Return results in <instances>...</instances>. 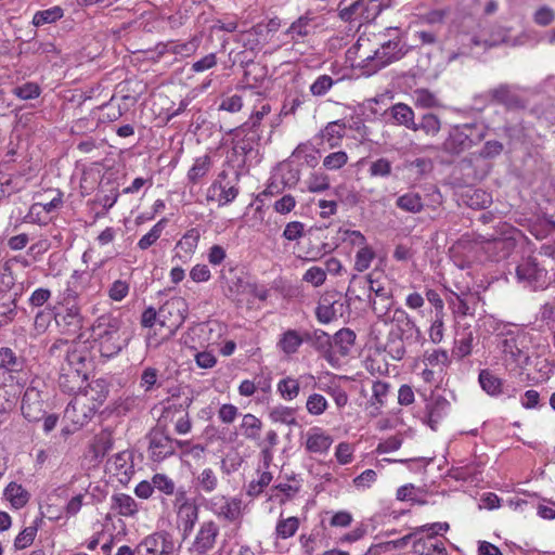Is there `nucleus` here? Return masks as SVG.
Masks as SVG:
<instances>
[{
    "label": "nucleus",
    "instance_id": "1",
    "mask_svg": "<svg viewBox=\"0 0 555 555\" xmlns=\"http://www.w3.org/2000/svg\"><path fill=\"white\" fill-rule=\"evenodd\" d=\"M189 312L188 302L182 297H172L156 310L147 307L141 314V325L154 330L146 339L149 347L157 348L173 337L183 325Z\"/></svg>",
    "mask_w": 555,
    "mask_h": 555
},
{
    "label": "nucleus",
    "instance_id": "2",
    "mask_svg": "<svg viewBox=\"0 0 555 555\" xmlns=\"http://www.w3.org/2000/svg\"><path fill=\"white\" fill-rule=\"evenodd\" d=\"M375 44L372 46L371 38L363 34L349 52L354 50L359 61V66L364 69L366 75H372L389 64L401 60L408 52L409 47L399 37L385 39L382 36H375Z\"/></svg>",
    "mask_w": 555,
    "mask_h": 555
},
{
    "label": "nucleus",
    "instance_id": "3",
    "mask_svg": "<svg viewBox=\"0 0 555 555\" xmlns=\"http://www.w3.org/2000/svg\"><path fill=\"white\" fill-rule=\"evenodd\" d=\"M91 337L104 358H113L125 349L132 334L122 331V320L112 313L98 317L91 325Z\"/></svg>",
    "mask_w": 555,
    "mask_h": 555
},
{
    "label": "nucleus",
    "instance_id": "4",
    "mask_svg": "<svg viewBox=\"0 0 555 555\" xmlns=\"http://www.w3.org/2000/svg\"><path fill=\"white\" fill-rule=\"evenodd\" d=\"M108 384L103 378L91 380L82 387L65 409V417L73 424L83 426L107 399Z\"/></svg>",
    "mask_w": 555,
    "mask_h": 555
},
{
    "label": "nucleus",
    "instance_id": "5",
    "mask_svg": "<svg viewBox=\"0 0 555 555\" xmlns=\"http://www.w3.org/2000/svg\"><path fill=\"white\" fill-rule=\"evenodd\" d=\"M65 352V360L62 364L63 367H70L72 370H81L88 373L92 366V356L90 347L87 341L81 340H67L56 339L49 348V353L52 357H60Z\"/></svg>",
    "mask_w": 555,
    "mask_h": 555
},
{
    "label": "nucleus",
    "instance_id": "6",
    "mask_svg": "<svg viewBox=\"0 0 555 555\" xmlns=\"http://www.w3.org/2000/svg\"><path fill=\"white\" fill-rule=\"evenodd\" d=\"M519 234L515 228L504 223L494 233L477 234L475 242L480 244L489 258L499 261L507 258L516 247V235Z\"/></svg>",
    "mask_w": 555,
    "mask_h": 555
},
{
    "label": "nucleus",
    "instance_id": "7",
    "mask_svg": "<svg viewBox=\"0 0 555 555\" xmlns=\"http://www.w3.org/2000/svg\"><path fill=\"white\" fill-rule=\"evenodd\" d=\"M486 137V128L476 124H463L449 131L442 147L444 152L459 155L481 142Z\"/></svg>",
    "mask_w": 555,
    "mask_h": 555
},
{
    "label": "nucleus",
    "instance_id": "8",
    "mask_svg": "<svg viewBox=\"0 0 555 555\" xmlns=\"http://www.w3.org/2000/svg\"><path fill=\"white\" fill-rule=\"evenodd\" d=\"M518 282L532 289L544 288L550 283L548 272L535 257L524 258L516 267Z\"/></svg>",
    "mask_w": 555,
    "mask_h": 555
},
{
    "label": "nucleus",
    "instance_id": "9",
    "mask_svg": "<svg viewBox=\"0 0 555 555\" xmlns=\"http://www.w3.org/2000/svg\"><path fill=\"white\" fill-rule=\"evenodd\" d=\"M149 442L147 456L152 462L160 463L173 456V438L160 424L153 427L146 435Z\"/></svg>",
    "mask_w": 555,
    "mask_h": 555
},
{
    "label": "nucleus",
    "instance_id": "10",
    "mask_svg": "<svg viewBox=\"0 0 555 555\" xmlns=\"http://www.w3.org/2000/svg\"><path fill=\"white\" fill-rule=\"evenodd\" d=\"M176 545L173 538L166 531L154 532L137 545V555H171Z\"/></svg>",
    "mask_w": 555,
    "mask_h": 555
},
{
    "label": "nucleus",
    "instance_id": "11",
    "mask_svg": "<svg viewBox=\"0 0 555 555\" xmlns=\"http://www.w3.org/2000/svg\"><path fill=\"white\" fill-rule=\"evenodd\" d=\"M517 90L516 86L502 83L480 96L489 103L501 104L507 109H520L525 107V101Z\"/></svg>",
    "mask_w": 555,
    "mask_h": 555
},
{
    "label": "nucleus",
    "instance_id": "12",
    "mask_svg": "<svg viewBox=\"0 0 555 555\" xmlns=\"http://www.w3.org/2000/svg\"><path fill=\"white\" fill-rule=\"evenodd\" d=\"M242 500L237 496L217 495L209 501L211 512L230 522L238 521L243 516Z\"/></svg>",
    "mask_w": 555,
    "mask_h": 555
},
{
    "label": "nucleus",
    "instance_id": "13",
    "mask_svg": "<svg viewBox=\"0 0 555 555\" xmlns=\"http://www.w3.org/2000/svg\"><path fill=\"white\" fill-rule=\"evenodd\" d=\"M527 336L525 334L506 337L501 343V350L506 360H511L517 366H526L530 354L525 347Z\"/></svg>",
    "mask_w": 555,
    "mask_h": 555
},
{
    "label": "nucleus",
    "instance_id": "14",
    "mask_svg": "<svg viewBox=\"0 0 555 555\" xmlns=\"http://www.w3.org/2000/svg\"><path fill=\"white\" fill-rule=\"evenodd\" d=\"M218 535L219 526L214 520L202 522L189 551L196 555L207 554L215 547Z\"/></svg>",
    "mask_w": 555,
    "mask_h": 555
},
{
    "label": "nucleus",
    "instance_id": "15",
    "mask_svg": "<svg viewBox=\"0 0 555 555\" xmlns=\"http://www.w3.org/2000/svg\"><path fill=\"white\" fill-rule=\"evenodd\" d=\"M440 531L446 532L444 529L435 528L420 534L413 541V552L418 555H449L443 542L437 538Z\"/></svg>",
    "mask_w": 555,
    "mask_h": 555
},
{
    "label": "nucleus",
    "instance_id": "16",
    "mask_svg": "<svg viewBox=\"0 0 555 555\" xmlns=\"http://www.w3.org/2000/svg\"><path fill=\"white\" fill-rule=\"evenodd\" d=\"M23 416L29 422H38L44 414V403L41 392L34 382L24 392L21 405Z\"/></svg>",
    "mask_w": 555,
    "mask_h": 555
},
{
    "label": "nucleus",
    "instance_id": "17",
    "mask_svg": "<svg viewBox=\"0 0 555 555\" xmlns=\"http://www.w3.org/2000/svg\"><path fill=\"white\" fill-rule=\"evenodd\" d=\"M391 322L401 339L418 341L422 338L421 328L404 309L397 308L393 311Z\"/></svg>",
    "mask_w": 555,
    "mask_h": 555
},
{
    "label": "nucleus",
    "instance_id": "18",
    "mask_svg": "<svg viewBox=\"0 0 555 555\" xmlns=\"http://www.w3.org/2000/svg\"><path fill=\"white\" fill-rule=\"evenodd\" d=\"M88 378V373L81 370H72L70 367L61 366L59 376V387L63 392L74 395V397L81 391L85 382Z\"/></svg>",
    "mask_w": 555,
    "mask_h": 555
},
{
    "label": "nucleus",
    "instance_id": "19",
    "mask_svg": "<svg viewBox=\"0 0 555 555\" xmlns=\"http://www.w3.org/2000/svg\"><path fill=\"white\" fill-rule=\"evenodd\" d=\"M306 341L330 363L336 362V351L333 350V337L322 330L306 332Z\"/></svg>",
    "mask_w": 555,
    "mask_h": 555
},
{
    "label": "nucleus",
    "instance_id": "20",
    "mask_svg": "<svg viewBox=\"0 0 555 555\" xmlns=\"http://www.w3.org/2000/svg\"><path fill=\"white\" fill-rule=\"evenodd\" d=\"M26 366V360L23 357H18L11 348H0V376L9 374L10 378H15V375H20L24 372Z\"/></svg>",
    "mask_w": 555,
    "mask_h": 555
},
{
    "label": "nucleus",
    "instance_id": "21",
    "mask_svg": "<svg viewBox=\"0 0 555 555\" xmlns=\"http://www.w3.org/2000/svg\"><path fill=\"white\" fill-rule=\"evenodd\" d=\"M62 312L54 313V319L65 333H76L82 327L83 318L78 305L63 306Z\"/></svg>",
    "mask_w": 555,
    "mask_h": 555
},
{
    "label": "nucleus",
    "instance_id": "22",
    "mask_svg": "<svg viewBox=\"0 0 555 555\" xmlns=\"http://www.w3.org/2000/svg\"><path fill=\"white\" fill-rule=\"evenodd\" d=\"M319 26L315 15L311 11H307L304 15L299 16L286 30L293 40H299L312 34Z\"/></svg>",
    "mask_w": 555,
    "mask_h": 555
},
{
    "label": "nucleus",
    "instance_id": "23",
    "mask_svg": "<svg viewBox=\"0 0 555 555\" xmlns=\"http://www.w3.org/2000/svg\"><path fill=\"white\" fill-rule=\"evenodd\" d=\"M305 437V448L310 453H325L333 443L332 437L320 427L310 428Z\"/></svg>",
    "mask_w": 555,
    "mask_h": 555
},
{
    "label": "nucleus",
    "instance_id": "24",
    "mask_svg": "<svg viewBox=\"0 0 555 555\" xmlns=\"http://www.w3.org/2000/svg\"><path fill=\"white\" fill-rule=\"evenodd\" d=\"M450 409L449 401L441 397H434L426 405V424L433 429L437 430L441 420L448 414Z\"/></svg>",
    "mask_w": 555,
    "mask_h": 555
},
{
    "label": "nucleus",
    "instance_id": "25",
    "mask_svg": "<svg viewBox=\"0 0 555 555\" xmlns=\"http://www.w3.org/2000/svg\"><path fill=\"white\" fill-rule=\"evenodd\" d=\"M87 276L88 274L86 272H80L77 270L73 272L67 282L66 288L61 294L60 304L62 306L77 305L76 300L78 299L82 292V283L85 282Z\"/></svg>",
    "mask_w": 555,
    "mask_h": 555
},
{
    "label": "nucleus",
    "instance_id": "26",
    "mask_svg": "<svg viewBox=\"0 0 555 555\" xmlns=\"http://www.w3.org/2000/svg\"><path fill=\"white\" fill-rule=\"evenodd\" d=\"M477 296L473 293H451L448 302L455 315L466 317L474 313Z\"/></svg>",
    "mask_w": 555,
    "mask_h": 555
},
{
    "label": "nucleus",
    "instance_id": "27",
    "mask_svg": "<svg viewBox=\"0 0 555 555\" xmlns=\"http://www.w3.org/2000/svg\"><path fill=\"white\" fill-rule=\"evenodd\" d=\"M198 512L199 509L196 503H184V505L177 511L178 524L182 530L183 539H186L193 531L198 520Z\"/></svg>",
    "mask_w": 555,
    "mask_h": 555
},
{
    "label": "nucleus",
    "instance_id": "28",
    "mask_svg": "<svg viewBox=\"0 0 555 555\" xmlns=\"http://www.w3.org/2000/svg\"><path fill=\"white\" fill-rule=\"evenodd\" d=\"M356 337V333L348 327L336 332L333 336V350L336 351V361H338L339 357H346L349 353L354 345Z\"/></svg>",
    "mask_w": 555,
    "mask_h": 555
},
{
    "label": "nucleus",
    "instance_id": "29",
    "mask_svg": "<svg viewBox=\"0 0 555 555\" xmlns=\"http://www.w3.org/2000/svg\"><path fill=\"white\" fill-rule=\"evenodd\" d=\"M232 132L235 135L233 150L235 153L244 156L248 155L255 150V146L260 139L259 131L246 130L238 137L234 130H232Z\"/></svg>",
    "mask_w": 555,
    "mask_h": 555
},
{
    "label": "nucleus",
    "instance_id": "30",
    "mask_svg": "<svg viewBox=\"0 0 555 555\" xmlns=\"http://www.w3.org/2000/svg\"><path fill=\"white\" fill-rule=\"evenodd\" d=\"M479 384L489 396L498 397L504 391V382L489 370H481L478 376Z\"/></svg>",
    "mask_w": 555,
    "mask_h": 555
},
{
    "label": "nucleus",
    "instance_id": "31",
    "mask_svg": "<svg viewBox=\"0 0 555 555\" xmlns=\"http://www.w3.org/2000/svg\"><path fill=\"white\" fill-rule=\"evenodd\" d=\"M4 496L15 509L23 508L29 501V492L16 482H10L4 489Z\"/></svg>",
    "mask_w": 555,
    "mask_h": 555
},
{
    "label": "nucleus",
    "instance_id": "32",
    "mask_svg": "<svg viewBox=\"0 0 555 555\" xmlns=\"http://www.w3.org/2000/svg\"><path fill=\"white\" fill-rule=\"evenodd\" d=\"M261 430L262 422L260 418L250 413L243 415L240 424V431L243 437L251 441H258Z\"/></svg>",
    "mask_w": 555,
    "mask_h": 555
},
{
    "label": "nucleus",
    "instance_id": "33",
    "mask_svg": "<svg viewBox=\"0 0 555 555\" xmlns=\"http://www.w3.org/2000/svg\"><path fill=\"white\" fill-rule=\"evenodd\" d=\"M304 341H306V332L300 335L295 330H287L282 334L278 346L285 354L289 356L296 353Z\"/></svg>",
    "mask_w": 555,
    "mask_h": 555
},
{
    "label": "nucleus",
    "instance_id": "34",
    "mask_svg": "<svg viewBox=\"0 0 555 555\" xmlns=\"http://www.w3.org/2000/svg\"><path fill=\"white\" fill-rule=\"evenodd\" d=\"M292 157L300 164L314 168L320 158L319 151L309 142L299 144L293 152Z\"/></svg>",
    "mask_w": 555,
    "mask_h": 555
},
{
    "label": "nucleus",
    "instance_id": "35",
    "mask_svg": "<svg viewBox=\"0 0 555 555\" xmlns=\"http://www.w3.org/2000/svg\"><path fill=\"white\" fill-rule=\"evenodd\" d=\"M363 284L367 285L370 292L374 293L376 297L382 300L389 301L391 299V292L387 287H385L378 280L373 278V274H369L365 278H359L358 275H352L350 280V284Z\"/></svg>",
    "mask_w": 555,
    "mask_h": 555
},
{
    "label": "nucleus",
    "instance_id": "36",
    "mask_svg": "<svg viewBox=\"0 0 555 555\" xmlns=\"http://www.w3.org/2000/svg\"><path fill=\"white\" fill-rule=\"evenodd\" d=\"M112 506L119 515L125 517L134 516L139 511L135 500L125 493H117L113 495Z\"/></svg>",
    "mask_w": 555,
    "mask_h": 555
},
{
    "label": "nucleus",
    "instance_id": "37",
    "mask_svg": "<svg viewBox=\"0 0 555 555\" xmlns=\"http://www.w3.org/2000/svg\"><path fill=\"white\" fill-rule=\"evenodd\" d=\"M389 114L398 125L410 130L415 128L414 112L409 105L397 103L389 108Z\"/></svg>",
    "mask_w": 555,
    "mask_h": 555
},
{
    "label": "nucleus",
    "instance_id": "38",
    "mask_svg": "<svg viewBox=\"0 0 555 555\" xmlns=\"http://www.w3.org/2000/svg\"><path fill=\"white\" fill-rule=\"evenodd\" d=\"M270 113H271L270 104L262 103L259 108H255L251 112L247 121H245L238 128L234 129V131L236 132V135L238 137L241 133L245 132L246 130L258 131L261 120L263 119V117H266Z\"/></svg>",
    "mask_w": 555,
    "mask_h": 555
},
{
    "label": "nucleus",
    "instance_id": "39",
    "mask_svg": "<svg viewBox=\"0 0 555 555\" xmlns=\"http://www.w3.org/2000/svg\"><path fill=\"white\" fill-rule=\"evenodd\" d=\"M269 418L273 423H280L287 426H297L296 411L293 408L275 405L269 410Z\"/></svg>",
    "mask_w": 555,
    "mask_h": 555
},
{
    "label": "nucleus",
    "instance_id": "40",
    "mask_svg": "<svg viewBox=\"0 0 555 555\" xmlns=\"http://www.w3.org/2000/svg\"><path fill=\"white\" fill-rule=\"evenodd\" d=\"M426 366L438 367L442 372L451 363L449 353L444 349L426 350L423 356Z\"/></svg>",
    "mask_w": 555,
    "mask_h": 555
},
{
    "label": "nucleus",
    "instance_id": "41",
    "mask_svg": "<svg viewBox=\"0 0 555 555\" xmlns=\"http://www.w3.org/2000/svg\"><path fill=\"white\" fill-rule=\"evenodd\" d=\"M346 125L341 120L331 121L321 131V137L328 143L331 147L338 144L339 140L345 135Z\"/></svg>",
    "mask_w": 555,
    "mask_h": 555
},
{
    "label": "nucleus",
    "instance_id": "42",
    "mask_svg": "<svg viewBox=\"0 0 555 555\" xmlns=\"http://www.w3.org/2000/svg\"><path fill=\"white\" fill-rule=\"evenodd\" d=\"M263 35V26L256 25L246 31H242L237 35L236 41L241 42L244 48L248 50H256L260 47V36Z\"/></svg>",
    "mask_w": 555,
    "mask_h": 555
},
{
    "label": "nucleus",
    "instance_id": "43",
    "mask_svg": "<svg viewBox=\"0 0 555 555\" xmlns=\"http://www.w3.org/2000/svg\"><path fill=\"white\" fill-rule=\"evenodd\" d=\"M441 129V121L437 115L427 113L422 116L418 122H415V128L412 131H423L428 137H435Z\"/></svg>",
    "mask_w": 555,
    "mask_h": 555
},
{
    "label": "nucleus",
    "instance_id": "44",
    "mask_svg": "<svg viewBox=\"0 0 555 555\" xmlns=\"http://www.w3.org/2000/svg\"><path fill=\"white\" fill-rule=\"evenodd\" d=\"M199 38L193 37L186 42H169L165 46V51L180 56H190L194 54L199 47Z\"/></svg>",
    "mask_w": 555,
    "mask_h": 555
},
{
    "label": "nucleus",
    "instance_id": "45",
    "mask_svg": "<svg viewBox=\"0 0 555 555\" xmlns=\"http://www.w3.org/2000/svg\"><path fill=\"white\" fill-rule=\"evenodd\" d=\"M211 167V159L208 155L197 157L188 172V179L196 184L204 178Z\"/></svg>",
    "mask_w": 555,
    "mask_h": 555
},
{
    "label": "nucleus",
    "instance_id": "46",
    "mask_svg": "<svg viewBox=\"0 0 555 555\" xmlns=\"http://www.w3.org/2000/svg\"><path fill=\"white\" fill-rule=\"evenodd\" d=\"M299 529V519L295 516L280 518L275 526V535L278 539L286 540L296 534Z\"/></svg>",
    "mask_w": 555,
    "mask_h": 555
},
{
    "label": "nucleus",
    "instance_id": "47",
    "mask_svg": "<svg viewBox=\"0 0 555 555\" xmlns=\"http://www.w3.org/2000/svg\"><path fill=\"white\" fill-rule=\"evenodd\" d=\"M435 528H440V529H444V531H448L450 526L448 522H433V524L420 526V527L414 528L413 531L410 532L409 534H406L398 540L391 541L390 543L395 547H403L404 545L408 544V542L411 539L415 540L418 538L420 534H423V533H425V531H429V529H435Z\"/></svg>",
    "mask_w": 555,
    "mask_h": 555
},
{
    "label": "nucleus",
    "instance_id": "48",
    "mask_svg": "<svg viewBox=\"0 0 555 555\" xmlns=\"http://www.w3.org/2000/svg\"><path fill=\"white\" fill-rule=\"evenodd\" d=\"M196 487L205 493H211L217 490L219 480L217 474L211 468H204L195 479Z\"/></svg>",
    "mask_w": 555,
    "mask_h": 555
},
{
    "label": "nucleus",
    "instance_id": "49",
    "mask_svg": "<svg viewBox=\"0 0 555 555\" xmlns=\"http://www.w3.org/2000/svg\"><path fill=\"white\" fill-rule=\"evenodd\" d=\"M396 205L408 212L417 214L423 209V201L417 193H405L397 198Z\"/></svg>",
    "mask_w": 555,
    "mask_h": 555
},
{
    "label": "nucleus",
    "instance_id": "50",
    "mask_svg": "<svg viewBox=\"0 0 555 555\" xmlns=\"http://www.w3.org/2000/svg\"><path fill=\"white\" fill-rule=\"evenodd\" d=\"M307 190L311 193H322L330 189V177L320 171L312 172L306 180Z\"/></svg>",
    "mask_w": 555,
    "mask_h": 555
},
{
    "label": "nucleus",
    "instance_id": "51",
    "mask_svg": "<svg viewBox=\"0 0 555 555\" xmlns=\"http://www.w3.org/2000/svg\"><path fill=\"white\" fill-rule=\"evenodd\" d=\"M63 17V10L60 7H52L47 10L38 11L34 14L33 24L37 27L44 24H51Z\"/></svg>",
    "mask_w": 555,
    "mask_h": 555
},
{
    "label": "nucleus",
    "instance_id": "52",
    "mask_svg": "<svg viewBox=\"0 0 555 555\" xmlns=\"http://www.w3.org/2000/svg\"><path fill=\"white\" fill-rule=\"evenodd\" d=\"M166 223L167 220L165 218L155 223L152 229L139 240L138 247L142 250L151 247L160 237Z\"/></svg>",
    "mask_w": 555,
    "mask_h": 555
},
{
    "label": "nucleus",
    "instance_id": "53",
    "mask_svg": "<svg viewBox=\"0 0 555 555\" xmlns=\"http://www.w3.org/2000/svg\"><path fill=\"white\" fill-rule=\"evenodd\" d=\"M273 479V476L270 472L263 470L260 473L257 480H251L247 488H246V494L250 498H256L260 495L264 488H267Z\"/></svg>",
    "mask_w": 555,
    "mask_h": 555
},
{
    "label": "nucleus",
    "instance_id": "54",
    "mask_svg": "<svg viewBox=\"0 0 555 555\" xmlns=\"http://www.w3.org/2000/svg\"><path fill=\"white\" fill-rule=\"evenodd\" d=\"M375 258V253L373 248L369 246H363V248L358 249L354 256V270L358 272H364L370 267L372 261Z\"/></svg>",
    "mask_w": 555,
    "mask_h": 555
},
{
    "label": "nucleus",
    "instance_id": "55",
    "mask_svg": "<svg viewBox=\"0 0 555 555\" xmlns=\"http://www.w3.org/2000/svg\"><path fill=\"white\" fill-rule=\"evenodd\" d=\"M389 384L382 380H376L372 386V397L370 399V404L375 409H380L386 401V397L389 392Z\"/></svg>",
    "mask_w": 555,
    "mask_h": 555
},
{
    "label": "nucleus",
    "instance_id": "56",
    "mask_svg": "<svg viewBox=\"0 0 555 555\" xmlns=\"http://www.w3.org/2000/svg\"><path fill=\"white\" fill-rule=\"evenodd\" d=\"M130 291V282L127 280H115L107 288V295L113 301L124 300Z\"/></svg>",
    "mask_w": 555,
    "mask_h": 555
},
{
    "label": "nucleus",
    "instance_id": "57",
    "mask_svg": "<svg viewBox=\"0 0 555 555\" xmlns=\"http://www.w3.org/2000/svg\"><path fill=\"white\" fill-rule=\"evenodd\" d=\"M531 112L537 118L555 124V104L552 101L545 100L537 104Z\"/></svg>",
    "mask_w": 555,
    "mask_h": 555
},
{
    "label": "nucleus",
    "instance_id": "58",
    "mask_svg": "<svg viewBox=\"0 0 555 555\" xmlns=\"http://www.w3.org/2000/svg\"><path fill=\"white\" fill-rule=\"evenodd\" d=\"M278 390L285 400H293L299 395V383L292 377L283 378L278 384Z\"/></svg>",
    "mask_w": 555,
    "mask_h": 555
},
{
    "label": "nucleus",
    "instance_id": "59",
    "mask_svg": "<svg viewBox=\"0 0 555 555\" xmlns=\"http://www.w3.org/2000/svg\"><path fill=\"white\" fill-rule=\"evenodd\" d=\"M530 232L537 238L543 240L555 234V221L547 218L539 219L534 224H532Z\"/></svg>",
    "mask_w": 555,
    "mask_h": 555
},
{
    "label": "nucleus",
    "instance_id": "60",
    "mask_svg": "<svg viewBox=\"0 0 555 555\" xmlns=\"http://www.w3.org/2000/svg\"><path fill=\"white\" fill-rule=\"evenodd\" d=\"M414 104L422 108H431L438 105L436 95L427 89H417L413 93Z\"/></svg>",
    "mask_w": 555,
    "mask_h": 555
},
{
    "label": "nucleus",
    "instance_id": "61",
    "mask_svg": "<svg viewBox=\"0 0 555 555\" xmlns=\"http://www.w3.org/2000/svg\"><path fill=\"white\" fill-rule=\"evenodd\" d=\"M38 532L37 526H29L24 528L14 539V547L16 550H24L33 544Z\"/></svg>",
    "mask_w": 555,
    "mask_h": 555
},
{
    "label": "nucleus",
    "instance_id": "62",
    "mask_svg": "<svg viewBox=\"0 0 555 555\" xmlns=\"http://www.w3.org/2000/svg\"><path fill=\"white\" fill-rule=\"evenodd\" d=\"M334 79L328 75L319 76L310 86L309 90L314 96L325 95L334 86Z\"/></svg>",
    "mask_w": 555,
    "mask_h": 555
},
{
    "label": "nucleus",
    "instance_id": "63",
    "mask_svg": "<svg viewBox=\"0 0 555 555\" xmlns=\"http://www.w3.org/2000/svg\"><path fill=\"white\" fill-rule=\"evenodd\" d=\"M328 406L327 400L324 396L320 393H312L308 397L306 402L307 411L311 415H321L323 414Z\"/></svg>",
    "mask_w": 555,
    "mask_h": 555
},
{
    "label": "nucleus",
    "instance_id": "64",
    "mask_svg": "<svg viewBox=\"0 0 555 555\" xmlns=\"http://www.w3.org/2000/svg\"><path fill=\"white\" fill-rule=\"evenodd\" d=\"M391 162L385 157L373 160L369 168L371 177L388 178L391 175Z\"/></svg>",
    "mask_w": 555,
    "mask_h": 555
}]
</instances>
